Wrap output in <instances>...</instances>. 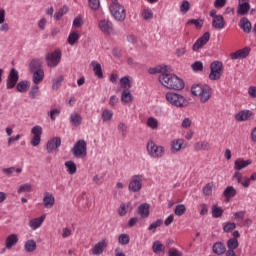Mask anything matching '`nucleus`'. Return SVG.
I'll use <instances>...</instances> for the list:
<instances>
[{"instance_id":"obj_8","label":"nucleus","mask_w":256,"mask_h":256,"mask_svg":"<svg viewBox=\"0 0 256 256\" xmlns=\"http://www.w3.org/2000/svg\"><path fill=\"white\" fill-rule=\"evenodd\" d=\"M31 135L33 136L30 140V145H32V147H39V145H41V135H43V127L39 125L32 127Z\"/></svg>"},{"instance_id":"obj_31","label":"nucleus","mask_w":256,"mask_h":256,"mask_svg":"<svg viewBox=\"0 0 256 256\" xmlns=\"http://www.w3.org/2000/svg\"><path fill=\"white\" fill-rule=\"evenodd\" d=\"M41 67H43V61L39 58H35L30 62L29 69L32 72L43 70Z\"/></svg>"},{"instance_id":"obj_52","label":"nucleus","mask_w":256,"mask_h":256,"mask_svg":"<svg viewBox=\"0 0 256 256\" xmlns=\"http://www.w3.org/2000/svg\"><path fill=\"white\" fill-rule=\"evenodd\" d=\"M204 20L199 18V19H190L187 22V25H195L196 29H201L203 27Z\"/></svg>"},{"instance_id":"obj_45","label":"nucleus","mask_w":256,"mask_h":256,"mask_svg":"<svg viewBox=\"0 0 256 256\" xmlns=\"http://www.w3.org/2000/svg\"><path fill=\"white\" fill-rule=\"evenodd\" d=\"M237 229V224L235 222H226L223 224L224 233H231V231H235Z\"/></svg>"},{"instance_id":"obj_18","label":"nucleus","mask_w":256,"mask_h":256,"mask_svg":"<svg viewBox=\"0 0 256 256\" xmlns=\"http://www.w3.org/2000/svg\"><path fill=\"white\" fill-rule=\"evenodd\" d=\"M108 245L107 240L102 239L98 243H96L92 249V253L94 255H102L103 251H105L106 247Z\"/></svg>"},{"instance_id":"obj_43","label":"nucleus","mask_w":256,"mask_h":256,"mask_svg":"<svg viewBox=\"0 0 256 256\" xmlns=\"http://www.w3.org/2000/svg\"><path fill=\"white\" fill-rule=\"evenodd\" d=\"M238 247H239V240L235 238L228 239L227 241L228 251H235V249H237Z\"/></svg>"},{"instance_id":"obj_42","label":"nucleus","mask_w":256,"mask_h":256,"mask_svg":"<svg viewBox=\"0 0 256 256\" xmlns=\"http://www.w3.org/2000/svg\"><path fill=\"white\" fill-rule=\"evenodd\" d=\"M65 167H67V171L70 175H75L77 173V164L73 161L65 162Z\"/></svg>"},{"instance_id":"obj_61","label":"nucleus","mask_w":256,"mask_h":256,"mask_svg":"<svg viewBox=\"0 0 256 256\" xmlns=\"http://www.w3.org/2000/svg\"><path fill=\"white\" fill-rule=\"evenodd\" d=\"M60 114H61V110H59V109H53L48 113V115L52 121H55L57 119V117H59Z\"/></svg>"},{"instance_id":"obj_25","label":"nucleus","mask_w":256,"mask_h":256,"mask_svg":"<svg viewBox=\"0 0 256 256\" xmlns=\"http://www.w3.org/2000/svg\"><path fill=\"white\" fill-rule=\"evenodd\" d=\"M33 73L32 81L34 85H39L45 79V71L44 70H36Z\"/></svg>"},{"instance_id":"obj_20","label":"nucleus","mask_w":256,"mask_h":256,"mask_svg":"<svg viewBox=\"0 0 256 256\" xmlns=\"http://www.w3.org/2000/svg\"><path fill=\"white\" fill-rule=\"evenodd\" d=\"M17 243H19V236L17 234H10L6 237L5 247L6 249H13Z\"/></svg>"},{"instance_id":"obj_9","label":"nucleus","mask_w":256,"mask_h":256,"mask_svg":"<svg viewBox=\"0 0 256 256\" xmlns=\"http://www.w3.org/2000/svg\"><path fill=\"white\" fill-rule=\"evenodd\" d=\"M61 61V50L57 49L46 54V63L48 67H57Z\"/></svg>"},{"instance_id":"obj_12","label":"nucleus","mask_w":256,"mask_h":256,"mask_svg":"<svg viewBox=\"0 0 256 256\" xmlns=\"http://www.w3.org/2000/svg\"><path fill=\"white\" fill-rule=\"evenodd\" d=\"M209 39H211V34L209 32H205L193 44V47H192L193 51H198L199 49H202L204 45H207V43H209Z\"/></svg>"},{"instance_id":"obj_49","label":"nucleus","mask_w":256,"mask_h":256,"mask_svg":"<svg viewBox=\"0 0 256 256\" xmlns=\"http://www.w3.org/2000/svg\"><path fill=\"white\" fill-rule=\"evenodd\" d=\"M111 119H113V111H111L109 109L103 110L102 121H104V123H107V122L111 121Z\"/></svg>"},{"instance_id":"obj_15","label":"nucleus","mask_w":256,"mask_h":256,"mask_svg":"<svg viewBox=\"0 0 256 256\" xmlns=\"http://www.w3.org/2000/svg\"><path fill=\"white\" fill-rule=\"evenodd\" d=\"M99 29L106 35L113 33V22L109 20H101L98 24Z\"/></svg>"},{"instance_id":"obj_54","label":"nucleus","mask_w":256,"mask_h":256,"mask_svg":"<svg viewBox=\"0 0 256 256\" xmlns=\"http://www.w3.org/2000/svg\"><path fill=\"white\" fill-rule=\"evenodd\" d=\"M142 17L145 21H151L153 19V10L146 8L142 11Z\"/></svg>"},{"instance_id":"obj_35","label":"nucleus","mask_w":256,"mask_h":256,"mask_svg":"<svg viewBox=\"0 0 256 256\" xmlns=\"http://www.w3.org/2000/svg\"><path fill=\"white\" fill-rule=\"evenodd\" d=\"M146 125L147 127H149V129H152L153 131H157V129H159V120H157V118L153 116H150L146 121Z\"/></svg>"},{"instance_id":"obj_62","label":"nucleus","mask_w":256,"mask_h":256,"mask_svg":"<svg viewBox=\"0 0 256 256\" xmlns=\"http://www.w3.org/2000/svg\"><path fill=\"white\" fill-rule=\"evenodd\" d=\"M118 131L122 133V137H127V125H125V123L120 122L118 124Z\"/></svg>"},{"instance_id":"obj_5","label":"nucleus","mask_w":256,"mask_h":256,"mask_svg":"<svg viewBox=\"0 0 256 256\" xmlns=\"http://www.w3.org/2000/svg\"><path fill=\"white\" fill-rule=\"evenodd\" d=\"M146 149L152 159H161L165 155V147L155 144L153 140L148 141Z\"/></svg>"},{"instance_id":"obj_2","label":"nucleus","mask_w":256,"mask_h":256,"mask_svg":"<svg viewBox=\"0 0 256 256\" xmlns=\"http://www.w3.org/2000/svg\"><path fill=\"white\" fill-rule=\"evenodd\" d=\"M191 93L199 97L200 103H207L213 95V89L207 84H195L191 87Z\"/></svg>"},{"instance_id":"obj_41","label":"nucleus","mask_w":256,"mask_h":256,"mask_svg":"<svg viewBox=\"0 0 256 256\" xmlns=\"http://www.w3.org/2000/svg\"><path fill=\"white\" fill-rule=\"evenodd\" d=\"M69 45L73 46L75 43L79 41V32L73 31L69 34L68 39H67Z\"/></svg>"},{"instance_id":"obj_17","label":"nucleus","mask_w":256,"mask_h":256,"mask_svg":"<svg viewBox=\"0 0 256 256\" xmlns=\"http://www.w3.org/2000/svg\"><path fill=\"white\" fill-rule=\"evenodd\" d=\"M250 51H251V48H249V47H245L243 49H240V50L231 54V59L233 61H235L237 59H245L249 56Z\"/></svg>"},{"instance_id":"obj_55","label":"nucleus","mask_w":256,"mask_h":256,"mask_svg":"<svg viewBox=\"0 0 256 256\" xmlns=\"http://www.w3.org/2000/svg\"><path fill=\"white\" fill-rule=\"evenodd\" d=\"M162 225H163V220L157 219L155 222H153L152 224L149 225L148 231H153V233H155L157 228L161 227Z\"/></svg>"},{"instance_id":"obj_63","label":"nucleus","mask_w":256,"mask_h":256,"mask_svg":"<svg viewBox=\"0 0 256 256\" xmlns=\"http://www.w3.org/2000/svg\"><path fill=\"white\" fill-rule=\"evenodd\" d=\"M193 71H202L203 70V62L196 61L191 65Z\"/></svg>"},{"instance_id":"obj_23","label":"nucleus","mask_w":256,"mask_h":256,"mask_svg":"<svg viewBox=\"0 0 256 256\" xmlns=\"http://www.w3.org/2000/svg\"><path fill=\"white\" fill-rule=\"evenodd\" d=\"M251 165V160H243L242 158H238L234 162L235 171H241V169H245Z\"/></svg>"},{"instance_id":"obj_24","label":"nucleus","mask_w":256,"mask_h":256,"mask_svg":"<svg viewBox=\"0 0 256 256\" xmlns=\"http://www.w3.org/2000/svg\"><path fill=\"white\" fill-rule=\"evenodd\" d=\"M90 67H92L94 75L98 77V79H103V68L101 67V64H99V62L92 61L90 63Z\"/></svg>"},{"instance_id":"obj_32","label":"nucleus","mask_w":256,"mask_h":256,"mask_svg":"<svg viewBox=\"0 0 256 256\" xmlns=\"http://www.w3.org/2000/svg\"><path fill=\"white\" fill-rule=\"evenodd\" d=\"M167 67H168L167 65H163V66L159 65L154 68H150L148 70V73L150 75H157V73H159L160 75H164L167 73Z\"/></svg>"},{"instance_id":"obj_51","label":"nucleus","mask_w":256,"mask_h":256,"mask_svg":"<svg viewBox=\"0 0 256 256\" xmlns=\"http://www.w3.org/2000/svg\"><path fill=\"white\" fill-rule=\"evenodd\" d=\"M185 211H187V208L185 207L184 204H178L174 209V213L175 215H177V217H181L182 215H185Z\"/></svg>"},{"instance_id":"obj_47","label":"nucleus","mask_w":256,"mask_h":256,"mask_svg":"<svg viewBox=\"0 0 256 256\" xmlns=\"http://www.w3.org/2000/svg\"><path fill=\"white\" fill-rule=\"evenodd\" d=\"M210 70L218 71L220 73H223V62L221 61H213L210 64Z\"/></svg>"},{"instance_id":"obj_40","label":"nucleus","mask_w":256,"mask_h":256,"mask_svg":"<svg viewBox=\"0 0 256 256\" xmlns=\"http://www.w3.org/2000/svg\"><path fill=\"white\" fill-rule=\"evenodd\" d=\"M223 195L226 197V199H233V197L237 195V190H235L233 186H228L224 190Z\"/></svg>"},{"instance_id":"obj_11","label":"nucleus","mask_w":256,"mask_h":256,"mask_svg":"<svg viewBox=\"0 0 256 256\" xmlns=\"http://www.w3.org/2000/svg\"><path fill=\"white\" fill-rule=\"evenodd\" d=\"M255 117V114L251 110H241L236 113L234 119H236L239 123H243V121H251Z\"/></svg>"},{"instance_id":"obj_6","label":"nucleus","mask_w":256,"mask_h":256,"mask_svg":"<svg viewBox=\"0 0 256 256\" xmlns=\"http://www.w3.org/2000/svg\"><path fill=\"white\" fill-rule=\"evenodd\" d=\"M72 155L76 159H85L87 157V141L80 139L72 147Z\"/></svg>"},{"instance_id":"obj_4","label":"nucleus","mask_w":256,"mask_h":256,"mask_svg":"<svg viewBox=\"0 0 256 256\" xmlns=\"http://www.w3.org/2000/svg\"><path fill=\"white\" fill-rule=\"evenodd\" d=\"M109 9L112 17L116 21L123 23V21H125V19L127 18V12L125 11V7L121 5L119 2L112 3Z\"/></svg>"},{"instance_id":"obj_36","label":"nucleus","mask_w":256,"mask_h":256,"mask_svg":"<svg viewBox=\"0 0 256 256\" xmlns=\"http://www.w3.org/2000/svg\"><path fill=\"white\" fill-rule=\"evenodd\" d=\"M24 249L26 253H33L37 249V242L35 240L30 239L25 242Z\"/></svg>"},{"instance_id":"obj_3","label":"nucleus","mask_w":256,"mask_h":256,"mask_svg":"<svg viewBox=\"0 0 256 256\" xmlns=\"http://www.w3.org/2000/svg\"><path fill=\"white\" fill-rule=\"evenodd\" d=\"M165 97L170 105H173V107H177L178 109H185V107L189 105V100L177 92H167Z\"/></svg>"},{"instance_id":"obj_10","label":"nucleus","mask_w":256,"mask_h":256,"mask_svg":"<svg viewBox=\"0 0 256 256\" xmlns=\"http://www.w3.org/2000/svg\"><path fill=\"white\" fill-rule=\"evenodd\" d=\"M17 81H19V71H17L15 68H12L7 77V89H13V87L17 85Z\"/></svg>"},{"instance_id":"obj_33","label":"nucleus","mask_w":256,"mask_h":256,"mask_svg":"<svg viewBox=\"0 0 256 256\" xmlns=\"http://www.w3.org/2000/svg\"><path fill=\"white\" fill-rule=\"evenodd\" d=\"M2 172L6 177H13V173H17V175L23 173V168H15V167H9V168H3Z\"/></svg>"},{"instance_id":"obj_46","label":"nucleus","mask_w":256,"mask_h":256,"mask_svg":"<svg viewBox=\"0 0 256 256\" xmlns=\"http://www.w3.org/2000/svg\"><path fill=\"white\" fill-rule=\"evenodd\" d=\"M16 89L19 93H27V89H29V82L21 81L17 84Z\"/></svg>"},{"instance_id":"obj_13","label":"nucleus","mask_w":256,"mask_h":256,"mask_svg":"<svg viewBox=\"0 0 256 256\" xmlns=\"http://www.w3.org/2000/svg\"><path fill=\"white\" fill-rule=\"evenodd\" d=\"M187 147V144H185V140L183 138H178L172 140L170 144V151L171 153H179L181 149H185Z\"/></svg>"},{"instance_id":"obj_26","label":"nucleus","mask_w":256,"mask_h":256,"mask_svg":"<svg viewBox=\"0 0 256 256\" xmlns=\"http://www.w3.org/2000/svg\"><path fill=\"white\" fill-rule=\"evenodd\" d=\"M152 251L156 255H161V254L165 255V245H163V243H161V241L156 240L152 244Z\"/></svg>"},{"instance_id":"obj_22","label":"nucleus","mask_w":256,"mask_h":256,"mask_svg":"<svg viewBox=\"0 0 256 256\" xmlns=\"http://www.w3.org/2000/svg\"><path fill=\"white\" fill-rule=\"evenodd\" d=\"M239 27L246 34L251 33V29H253V26L251 25V21H249L247 17H243L240 19Z\"/></svg>"},{"instance_id":"obj_53","label":"nucleus","mask_w":256,"mask_h":256,"mask_svg":"<svg viewBox=\"0 0 256 256\" xmlns=\"http://www.w3.org/2000/svg\"><path fill=\"white\" fill-rule=\"evenodd\" d=\"M232 221H243L245 219V211L234 212L232 215Z\"/></svg>"},{"instance_id":"obj_56","label":"nucleus","mask_w":256,"mask_h":256,"mask_svg":"<svg viewBox=\"0 0 256 256\" xmlns=\"http://www.w3.org/2000/svg\"><path fill=\"white\" fill-rule=\"evenodd\" d=\"M38 94H39V87L37 86V84H34L31 87V90L29 92V98L30 99H37Z\"/></svg>"},{"instance_id":"obj_50","label":"nucleus","mask_w":256,"mask_h":256,"mask_svg":"<svg viewBox=\"0 0 256 256\" xmlns=\"http://www.w3.org/2000/svg\"><path fill=\"white\" fill-rule=\"evenodd\" d=\"M222 75H223V72H219L217 70H210V74L208 78L210 79V81H219Z\"/></svg>"},{"instance_id":"obj_57","label":"nucleus","mask_w":256,"mask_h":256,"mask_svg":"<svg viewBox=\"0 0 256 256\" xmlns=\"http://www.w3.org/2000/svg\"><path fill=\"white\" fill-rule=\"evenodd\" d=\"M129 241H130L129 234H121L118 237V243H120V245H129Z\"/></svg>"},{"instance_id":"obj_19","label":"nucleus","mask_w":256,"mask_h":256,"mask_svg":"<svg viewBox=\"0 0 256 256\" xmlns=\"http://www.w3.org/2000/svg\"><path fill=\"white\" fill-rule=\"evenodd\" d=\"M212 27L217 31L225 29V18L223 17V15H218L212 19Z\"/></svg>"},{"instance_id":"obj_21","label":"nucleus","mask_w":256,"mask_h":256,"mask_svg":"<svg viewBox=\"0 0 256 256\" xmlns=\"http://www.w3.org/2000/svg\"><path fill=\"white\" fill-rule=\"evenodd\" d=\"M43 204L45 209H53V205H55V197H53V194L49 192L44 193Z\"/></svg>"},{"instance_id":"obj_7","label":"nucleus","mask_w":256,"mask_h":256,"mask_svg":"<svg viewBox=\"0 0 256 256\" xmlns=\"http://www.w3.org/2000/svg\"><path fill=\"white\" fill-rule=\"evenodd\" d=\"M143 181H145V177L143 175H134L129 182L128 190L131 193H139L141 189H143Z\"/></svg>"},{"instance_id":"obj_29","label":"nucleus","mask_w":256,"mask_h":256,"mask_svg":"<svg viewBox=\"0 0 256 256\" xmlns=\"http://www.w3.org/2000/svg\"><path fill=\"white\" fill-rule=\"evenodd\" d=\"M127 211H133V206L131 205V202L121 203L118 209V215L120 217H125V215H127Z\"/></svg>"},{"instance_id":"obj_38","label":"nucleus","mask_w":256,"mask_h":256,"mask_svg":"<svg viewBox=\"0 0 256 256\" xmlns=\"http://www.w3.org/2000/svg\"><path fill=\"white\" fill-rule=\"evenodd\" d=\"M82 122L83 118L79 114L73 113L70 115V123H72L74 127H79V125H81Z\"/></svg>"},{"instance_id":"obj_58","label":"nucleus","mask_w":256,"mask_h":256,"mask_svg":"<svg viewBox=\"0 0 256 256\" xmlns=\"http://www.w3.org/2000/svg\"><path fill=\"white\" fill-rule=\"evenodd\" d=\"M88 5L93 11H97L101 7V2L99 0H88Z\"/></svg>"},{"instance_id":"obj_64","label":"nucleus","mask_w":256,"mask_h":256,"mask_svg":"<svg viewBox=\"0 0 256 256\" xmlns=\"http://www.w3.org/2000/svg\"><path fill=\"white\" fill-rule=\"evenodd\" d=\"M168 256H183V253L179 252L177 248H170L168 251Z\"/></svg>"},{"instance_id":"obj_14","label":"nucleus","mask_w":256,"mask_h":256,"mask_svg":"<svg viewBox=\"0 0 256 256\" xmlns=\"http://www.w3.org/2000/svg\"><path fill=\"white\" fill-rule=\"evenodd\" d=\"M61 147V138L60 137H53L46 143V150L47 153H55V150Z\"/></svg>"},{"instance_id":"obj_30","label":"nucleus","mask_w":256,"mask_h":256,"mask_svg":"<svg viewBox=\"0 0 256 256\" xmlns=\"http://www.w3.org/2000/svg\"><path fill=\"white\" fill-rule=\"evenodd\" d=\"M251 9V4L249 2H239L237 13L238 15H247L249 13V10Z\"/></svg>"},{"instance_id":"obj_44","label":"nucleus","mask_w":256,"mask_h":256,"mask_svg":"<svg viewBox=\"0 0 256 256\" xmlns=\"http://www.w3.org/2000/svg\"><path fill=\"white\" fill-rule=\"evenodd\" d=\"M122 103H131L133 101V95L129 90H124L121 95Z\"/></svg>"},{"instance_id":"obj_60","label":"nucleus","mask_w":256,"mask_h":256,"mask_svg":"<svg viewBox=\"0 0 256 256\" xmlns=\"http://www.w3.org/2000/svg\"><path fill=\"white\" fill-rule=\"evenodd\" d=\"M191 9V4H189V1L184 0L180 6L181 13H187Z\"/></svg>"},{"instance_id":"obj_48","label":"nucleus","mask_w":256,"mask_h":256,"mask_svg":"<svg viewBox=\"0 0 256 256\" xmlns=\"http://www.w3.org/2000/svg\"><path fill=\"white\" fill-rule=\"evenodd\" d=\"M120 85L122 89L129 90L131 89V80L129 79V76H124L120 79Z\"/></svg>"},{"instance_id":"obj_1","label":"nucleus","mask_w":256,"mask_h":256,"mask_svg":"<svg viewBox=\"0 0 256 256\" xmlns=\"http://www.w3.org/2000/svg\"><path fill=\"white\" fill-rule=\"evenodd\" d=\"M159 82L166 87V89H173L174 91H182V89H185L183 79L173 73H169L167 70L165 74L159 75Z\"/></svg>"},{"instance_id":"obj_16","label":"nucleus","mask_w":256,"mask_h":256,"mask_svg":"<svg viewBox=\"0 0 256 256\" xmlns=\"http://www.w3.org/2000/svg\"><path fill=\"white\" fill-rule=\"evenodd\" d=\"M212 252L214 255L218 256L225 255V253H227V247L225 246V243L218 241L213 244Z\"/></svg>"},{"instance_id":"obj_28","label":"nucleus","mask_w":256,"mask_h":256,"mask_svg":"<svg viewBox=\"0 0 256 256\" xmlns=\"http://www.w3.org/2000/svg\"><path fill=\"white\" fill-rule=\"evenodd\" d=\"M137 213L140 215L142 219H147L149 217V204L148 203H142L139 205Z\"/></svg>"},{"instance_id":"obj_37","label":"nucleus","mask_w":256,"mask_h":256,"mask_svg":"<svg viewBox=\"0 0 256 256\" xmlns=\"http://www.w3.org/2000/svg\"><path fill=\"white\" fill-rule=\"evenodd\" d=\"M223 213H225L223 208L219 207L217 204L212 205L213 219H219V218L223 217Z\"/></svg>"},{"instance_id":"obj_34","label":"nucleus","mask_w":256,"mask_h":256,"mask_svg":"<svg viewBox=\"0 0 256 256\" xmlns=\"http://www.w3.org/2000/svg\"><path fill=\"white\" fill-rule=\"evenodd\" d=\"M195 151H209L211 149V144L207 141H200L194 144Z\"/></svg>"},{"instance_id":"obj_27","label":"nucleus","mask_w":256,"mask_h":256,"mask_svg":"<svg viewBox=\"0 0 256 256\" xmlns=\"http://www.w3.org/2000/svg\"><path fill=\"white\" fill-rule=\"evenodd\" d=\"M45 221V215H42L38 218H34L29 222V227L33 229V231H37L41 225H43V222Z\"/></svg>"},{"instance_id":"obj_39","label":"nucleus","mask_w":256,"mask_h":256,"mask_svg":"<svg viewBox=\"0 0 256 256\" xmlns=\"http://www.w3.org/2000/svg\"><path fill=\"white\" fill-rule=\"evenodd\" d=\"M33 190V185L31 183H24L19 186L17 193L18 195H21L22 193H31Z\"/></svg>"},{"instance_id":"obj_59","label":"nucleus","mask_w":256,"mask_h":256,"mask_svg":"<svg viewBox=\"0 0 256 256\" xmlns=\"http://www.w3.org/2000/svg\"><path fill=\"white\" fill-rule=\"evenodd\" d=\"M212 193H213V184L211 183L206 184L203 188V194L206 197H209V195H212Z\"/></svg>"}]
</instances>
